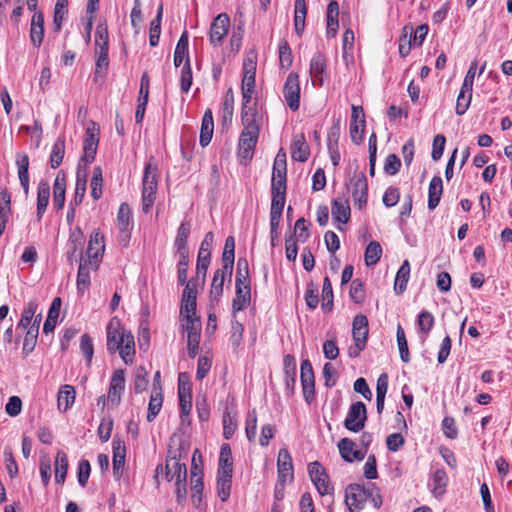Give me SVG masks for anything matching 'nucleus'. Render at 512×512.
Masks as SVG:
<instances>
[{
  "mask_svg": "<svg viewBox=\"0 0 512 512\" xmlns=\"http://www.w3.org/2000/svg\"><path fill=\"white\" fill-rule=\"evenodd\" d=\"M339 6L336 1H331L327 6V37L334 38L339 28Z\"/></svg>",
  "mask_w": 512,
  "mask_h": 512,
  "instance_id": "32",
  "label": "nucleus"
},
{
  "mask_svg": "<svg viewBox=\"0 0 512 512\" xmlns=\"http://www.w3.org/2000/svg\"><path fill=\"white\" fill-rule=\"evenodd\" d=\"M214 242V235L212 232H207L200 245L197 256L196 264V277L201 278L202 282L205 281L207 269L210 264L211 250Z\"/></svg>",
  "mask_w": 512,
  "mask_h": 512,
  "instance_id": "3",
  "label": "nucleus"
},
{
  "mask_svg": "<svg viewBox=\"0 0 512 512\" xmlns=\"http://www.w3.org/2000/svg\"><path fill=\"white\" fill-rule=\"evenodd\" d=\"M90 265L89 263L84 259L83 256H81L80 259V265L78 269V275H77V288L78 291L83 293L90 285Z\"/></svg>",
  "mask_w": 512,
  "mask_h": 512,
  "instance_id": "45",
  "label": "nucleus"
},
{
  "mask_svg": "<svg viewBox=\"0 0 512 512\" xmlns=\"http://www.w3.org/2000/svg\"><path fill=\"white\" fill-rule=\"evenodd\" d=\"M237 427L235 416L226 411L223 415V436L225 439H230L234 434Z\"/></svg>",
  "mask_w": 512,
  "mask_h": 512,
  "instance_id": "64",
  "label": "nucleus"
},
{
  "mask_svg": "<svg viewBox=\"0 0 512 512\" xmlns=\"http://www.w3.org/2000/svg\"><path fill=\"white\" fill-rule=\"evenodd\" d=\"M286 183L271 182V210L276 212H283L285 199H286Z\"/></svg>",
  "mask_w": 512,
  "mask_h": 512,
  "instance_id": "26",
  "label": "nucleus"
},
{
  "mask_svg": "<svg viewBox=\"0 0 512 512\" xmlns=\"http://www.w3.org/2000/svg\"><path fill=\"white\" fill-rule=\"evenodd\" d=\"M232 472L233 460L231 449L228 444H224L220 449L218 473L232 475Z\"/></svg>",
  "mask_w": 512,
  "mask_h": 512,
  "instance_id": "42",
  "label": "nucleus"
},
{
  "mask_svg": "<svg viewBox=\"0 0 512 512\" xmlns=\"http://www.w3.org/2000/svg\"><path fill=\"white\" fill-rule=\"evenodd\" d=\"M68 470V459L64 451L59 450L55 457V481L58 484L65 482L66 474Z\"/></svg>",
  "mask_w": 512,
  "mask_h": 512,
  "instance_id": "41",
  "label": "nucleus"
},
{
  "mask_svg": "<svg viewBox=\"0 0 512 512\" xmlns=\"http://www.w3.org/2000/svg\"><path fill=\"white\" fill-rule=\"evenodd\" d=\"M310 156V149L305 140L304 134L294 137L291 144V157L295 161L306 162Z\"/></svg>",
  "mask_w": 512,
  "mask_h": 512,
  "instance_id": "23",
  "label": "nucleus"
},
{
  "mask_svg": "<svg viewBox=\"0 0 512 512\" xmlns=\"http://www.w3.org/2000/svg\"><path fill=\"white\" fill-rule=\"evenodd\" d=\"M119 354L125 364H131L133 362V356L135 354V342L134 336L131 332H127L126 339L123 341V345L118 349Z\"/></svg>",
  "mask_w": 512,
  "mask_h": 512,
  "instance_id": "47",
  "label": "nucleus"
},
{
  "mask_svg": "<svg viewBox=\"0 0 512 512\" xmlns=\"http://www.w3.org/2000/svg\"><path fill=\"white\" fill-rule=\"evenodd\" d=\"M369 484H351L346 488L345 503L350 512H359L369 498Z\"/></svg>",
  "mask_w": 512,
  "mask_h": 512,
  "instance_id": "4",
  "label": "nucleus"
},
{
  "mask_svg": "<svg viewBox=\"0 0 512 512\" xmlns=\"http://www.w3.org/2000/svg\"><path fill=\"white\" fill-rule=\"evenodd\" d=\"M228 276V270L225 269H217L214 273L211 290H210V299L211 301L218 302L220 296L223 293V286L226 277Z\"/></svg>",
  "mask_w": 512,
  "mask_h": 512,
  "instance_id": "35",
  "label": "nucleus"
},
{
  "mask_svg": "<svg viewBox=\"0 0 512 512\" xmlns=\"http://www.w3.org/2000/svg\"><path fill=\"white\" fill-rule=\"evenodd\" d=\"M29 36L33 46L40 47L44 37V16L41 12L32 16Z\"/></svg>",
  "mask_w": 512,
  "mask_h": 512,
  "instance_id": "24",
  "label": "nucleus"
},
{
  "mask_svg": "<svg viewBox=\"0 0 512 512\" xmlns=\"http://www.w3.org/2000/svg\"><path fill=\"white\" fill-rule=\"evenodd\" d=\"M251 300V290L236 289L235 298L232 301V310L235 314L248 307Z\"/></svg>",
  "mask_w": 512,
  "mask_h": 512,
  "instance_id": "51",
  "label": "nucleus"
},
{
  "mask_svg": "<svg viewBox=\"0 0 512 512\" xmlns=\"http://www.w3.org/2000/svg\"><path fill=\"white\" fill-rule=\"evenodd\" d=\"M279 62L283 69H289L293 63L292 51L286 40L279 43Z\"/></svg>",
  "mask_w": 512,
  "mask_h": 512,
  "instance_id": "55",
  "label": "nucleus"
},
{
  "mask_svg": "<svg viewBox=\"0 0 512 512\" xmlns=\"http://www.w3.org/2000/svg\"><path fill=\"white\" fill-rule=\"evenodd\" d=\"M472 92L473 91H464V88L460 89L455 107V112L457 115H464L468 110L472 99Z\"/></svg>",
  "mask_w": 512,
  "mask_h": 512,
  "instance_id": "58",
  "label": "nucleus"
},
{
  "mask_svg": "<svg viewBox=\"0 0 512 512\" xmlns=\"http://www.w3.org/2000/svg\"><path fill=\"white\" fill-rule=\"evenodd\" d=\"M162 12H163V6L160 5V7L158 8L156 17L150 23L149 43L153 47L157 46L159 43L160 34H161Z\"/></svg>",
  "mask_w": 512,
  "mask_h": 512,
  "instance_id": "48",
  "label": "nucleus"
},
{
  "mask_svg": "<svg viewBox=\"0 0 512 512\" xmlns=\"http://www.w3.org/2000/svg\"><path fill=\"white\" fill-rule=\"evenodd\" d=\"M326 66V59L321 53L314 55L310 61V75L319 82V85L323 84L322 74L325 72Z\"/></svg>",
  "mask_w": 512,
  "mask_h": 512,
  "instance_id": "38",
  "label": "nucleus"
},
{
  "mask_svg": "<svg viewBox=\"0 0 512 512\" xmlns=\"http://www.w3.org/2000/svg\"><path fill=\"white\" fill-rule=\"evenodd\" d=\"M37 325H31L25 335L24 343H23V353L28 355L31 353L36 345L37 337H38Z\"/></svg>",
  "mask_w": 512,
  "mask_h": 512,
  "instance_id": "57",
  "label": "nucleus"
},
{
  "mask_svg": "<svg viewBox=\"0 0 512 512\" xmlns=\"http://www.w3.org/2000/svg\"><path fill=\"white\" fill-rule=\"evenodd\" d=\"M64 154H65V138L59 137L55 141V143L52 147L51 155H50V165L53 169L60 166V164L63 161Z\"/></svg>",
  "mask_w": 512,
  "mask_h": 512,
  "instance_id": "50",
  "label": "nucleus"
},
{
  "mask_svg": "<svg viewBox=\"0 0 512 512\" xmlns=\"http://www.w3.org/2000/svg\"><path fill=\"white\" fill-rule=\"evenodd\" d=\"M113 446V463L125 464L126 447L125 442L120 438H114Z\"/></svg>",
  "mask_w": 512,
  "mask_h": 512,
  "instance_id": "62",
  "label": "nucleus"
},
{
  "mask_svg": "<svg viewBox=\"0 0 512 512\" xmlns=\"http://www.w3.org/2000/svg\"><path fill=\"white\" fill-rule=\"evenodd\" d=\"M338 449L344 461L352 463L361 461L365 457V451L356 449V444L350 438H343L338 442Z\"/></svg>",
  "mask_w": 512,
  "mask_h": 512,
  "instance_id": "21",
  "label": "nucleus"
},
{
  "mask_svg": "<svg viewBox=\"0 0 512 512\" xmlns=\"http://www.w3.org/2000/svg\"><path fill=\"white\" fill-rule=\"evenodd\" d=\"M417 324L421 333L428 335L434 325V317L428 311H422L418 315Z\"/></svg>",
  "mask_w": 512,
  "mask_h": 512,
  "instance_id": "60",
  "label": "nucleus"
},
{
  "mask_svg": "<svg viewBox=\"0 0 512 512\" xmlns=\"http://www.w3.org/2000/svg\"><path fill=\"white\" fill-rule=\"evenodd\" d=\"M156 170V167H152L151 164H147L145 167L142 189V210L145 214L149 213L156 199Z\"/></svg>",
  "mask_w": 512,
  "mask_h": 512,
  "instance_id": "2",
  "label": "nucleus"
},
{
  "mask_svg": "<svg viewBox=\"0 0 512 512\" xmlns=\"http://www.w3.org/2000/svg\"><path fill=\"white\" fill-rule=\"evenodd\" d=\"M105 250L104 236L99 230L95 229L90 235L86 258H84L92 269H97L102 260Z\"/></svg>",
  "mask_w": 512,
  "mask_h": 512,
  "instance_id": "5",
  "label": "nucleus"
},
{
  "mask_svg": "<svg viewBox=\"0 0 512 512\" xmlns=\"http://www.w3.org/2000/svg\"><path fill=\"white\" fill-rule=\"evenodd\" d=\"M191 231L189 222H182L177 230L174 245L177 249L178 255L189 254L187 239Z\"/></svg>",
  "mask_w": 512,
  "mask_h": 512,
  "instance_id": "31",
  "label": "nucleus"
},
{
  "mask_svg": "<svg viewBox=\"0 0 512 512\" xmlns=\"http://www.w3.org/2000/svg\"><path fill=\"white\" fill-rule=\"evenodd\" d=\"M214 131V120L212 111L207 109L203 115L201 130H200V138L199 142L202 147H206L212 139Z\"/></svg>",
  "mask_w": 512,
  "mask_h": 512,
  "instance_id": "27",
  "label": "nucleus"
},
{
  "mask_svg": "<svg viewBox=\"0 0 512 512\" xmlns=\"http://www.w3.org/2000/svg\"><path fill=\"white\" fill-rule=\"evenodd\" d=\"M97 54L96 59V70L94 72V80L97 81L98 76L102 71H106L109 65L108 60V47L95 48Z\"/></svg>",
  "mask_w": 512,
  "mask_h": 512,
  "instance_id": "54",
  "label": "nucleus"
},
{
  "mask_svg": "<svg viewBox=\"0 0 512 512\" xmlns=\"http://www.w3.org/2000/svg\"><path fill=\"white\" fill-rule=\"evenodd\" d=\"M126 334L120 320L113 317L107 326V349L109 352L114 353L123 345L126 339Z\"/></svg>",
  "mask_w": 512,
  "mask_h": 512,
  "instance_id": "12",
  "label": "nucleus"
},
{
  "mask_svg": "<svg viewBox=\"0 0 512 512\" xmlns=\"http://www.w3.org/2000/svg\"><path fill=\"white\" fill-rule=\"evenodd\" d=\"M396 337L401 360L405 363H408L410 361L408 343L404 329L400 325L397 327Z\"/></svg>",
  "mask_w": 512,
  "mask_h": 512,
  "instance_id": "56",
  "label": "nucleus"
},
{
  "mask_svg": "<svg viewBox=\"0 0 512 512\" xmlns=\"http://www.w3.org/2000/svg\"><path fill=\"white\" fill-rule=\"evenodd\" d=\"M178 397L181 415H189L192 408L191 383L189 375L185 372L179 373L178 376Z\"/></svg>",
  "mask_w": 512,
  "mask_h": 512,
  "instance_id": "13",
  "label": "nucleus"
},
{
  "mask_svg": "<svg viewBox=\"0 0 512 512\" xmlns=\"http://www.w3.org/2000/svg\"><path fill=\"white\" fill-rule=\"evenodd\" d=\"M308 474L321 496L332 494L333 487L328 481L325 469L318 461L312 462L308 465Z\"/></svg>",
  "mask_w": 512,
  "mask_h": 512,
  "instance_id": "9",
  "label": "nucleus"
},
{
  "mask_svg": "<svg viewBox=\"0 0 512 512\" xmlns=\"http://www.w3.org/2000/svg\"><path fill=\"white\" fill-rule=\"evenodd\" d=\"M229 25L230 19L226 13L217 15L213 20L210 26L209 40L214 47L222 44L228 33Z\"/></svg>",
  "mask_w": 512,
  "mask_h": 512,
  "instance_id": "17",
  "label": "nucleus"
},
{
  "mask_svg": "<svg viewBox=\"0 0 512 512\" xmlns=\"http://www.w3.org/2000/svg\"><path fill=\"white\" fill-rule=\"evenodd\" d=\"M50 197V186L47 182L41 181L38 184L37 189V208L36 216L37 220L41 221L43 214L45 213Z\"/></svg>",
  "mask_w": 512,
  "mask_h": 512,
  "instance_id": "28",
  "label": "nucleus"
},
{
  "mask_svg": "<svg viewBox=\"0 0 512 512\" xmlns=\"http://www.w3.org/2000/svg\"><path fill=\"white\" fill-rule=\"evenodd\" d=\"M177 279L180 285H186L189 266V254L178 255Z\"/></svg>",
  "mask_w": 512,
  "mask_h": 512,
  "instance_id": "61",
  "label": "nucleus"
},
{
  "mask_svg": "<svg viewBox=\"0 0 512 512\" xmlns=\"http://www.w3.org/2000/svg\"><path fill=\"white\" fill-rule=\"evenodd\" d=\"M241 122L243 130L260 132L263 122V115L257 108V104L242 105Z\"/></svg>",
  "mask_w": 512,
  "mask_h": 512,
  "instance_id": "14",
  "label": "nucleus"
},
{
  "mask_svg": "<svg viewBox=\"0 0 512 512\" xmlns=\"http://www.w3.org/2000/svg\"><path fill=\"white\" fill-rule=\"evenodd\" d=\"M232 475L217 473V492L221 501L225 502L231 492Z\"/></svg>",
  "mask_w": 512,
  "mask_h": 512,
  "instance_id": "49",
  "label": "nucleus"
},
{
  "mask_svg": "<svg viewBox=\"0 0 512 512\" xmlns=\"http://www.w3.org/2000/svg\"><path fill=\"white\" fill-rule=\"evenodd\" d=\"M443 192V182L441 177L434 176L429 184L428 189V208L430 210L435 209L439 202Z\"/></svg>",
  "mask_w": 512,
  "mask_h": 512,
  "instance_id": "30",
  "label": "nucleus"
},
{
  "mask_svg": "<svg viewBox=\"0 0 512 512\" xmlns=\"http://www.w3.org/2000/svg\"><path fill=\"white\" fill-rule=\"evenodd\" d=\"M68 0H57L54 8V16H53V24L55 26V30L59 31L64 19V16L67 14Z\"/></svg>",
  "mask_w": 512,
  "mask_h": 512,
  "instance_id": "59",
  "label": "nucleus"
},
{
  "mask_svg": "<svg viewBox=\"0 0 512 512\" xmlns=\"http://www.w3.org/2000/svg\"><path fill=\"white\" fill-rule=\"evenodd\" d=\"M177 472V481L175 482L177 500L181 502L186 497V474L187 469L185 464H176L175 465Z\"/></svg>",
  "mask_w": 512,
  "mask_h": 512,
  "instance_id": "46",
  "label": "nucleus"
},
{
  "mask_svg": "<svg viewBox=\"0 0 512 512\" xmlns=\"http://www.w3.org/2000/svg\"><path fill=\"white\" fill-rule=\"evenodd\" d=\"M432 493L435 497H441L446 492L448 476L444 469H437L432 477Z\"/></svg>",
  "mask_w": 512,
  "mask_h": 512,
  "instance_id": "44",
  "label": "nucleus"
},
{
  "mask_svg": "<svg viewBox=\"0 0 512 512\" xmlns=\"http://www.w3.org/2000/svg\"><path fill=\"white\" fill-rule=\"evenodd\" d=\"M84 243V235L80 227H76L73 231H71L69 240H68V250H67V259L70 264L77 261L76 252L81 251Z\"/></svg>",
  "mask_w": 512,
  "mask_h": 512,
  "instance_id": "25",
  "label": "nucleus"
},
{
  "mask_svg": "<svg viewBox=\"0 0 512 512\" xmlns=\"http://www.w3.org/2000/svg\"><path fill=\"white\" fill-rule=\"evenodd\" d=\"M163 403V394L162 390L156 387L152 389L150 395V401L148 405V413H147V421H153L156 416L159 414Z\"/></svg>",
  "mask_w": 512,
  "mask_h": 512,
  "instance_id": "37",
  "label": "nucleus"
},
{
  "mask_svg": "<svg viewBox=\"0 0 512 512\" xmlns=\"http://www.w3.org/2000/svg\"><path fill=\"white\" fill-rule=\"evenodd\" d=\"M367 421V410L363 402L358 401L350 406L344 426L351 432H360Z\"/></svg>",
  "mask_w": 512,
  "mask_h": 512,
  "instance_id": "6",
  "label": "nucleus"
},
{
  "mask_svg": "<svg viewBox=\"0 0 512 512\" xmlns=\"http://www.w3.org/2000/svg\"><path fill=\"white\" fill-rule=\"evenodd\" d=\"M125 389V377L123 370H116L110 380L107 401L112 406H117L121 401V394Z\"/></svg>",
  "mask_w": 512,
  "mask_h": 512,
  "instance_id": "18",
  "label": "nucleus"
},
{
  "mask_svg": "<svg viewBox=\"0 0 512 512\" xmlns=\"http://www.w3.org/2000/svg\"><path fill=\"white\" fill-rule=\"evenodd\" d=\"M353 339L358 349H364L368 336V319L365 315H357L352 323Z\"/></svg>",
  "mask_w": 512,
  "mask_h": 512,
  "instance_id": "20",
  "label": "nucleus"
},
{
  "mask_svg": "<svg viewBox=\"0 0 512 512\" xmlns=\"http://www.w3.org/2000/svg\"><path fill=\"white\" fill-rule=\"evenodd\" d=\"M283 96L292 111H297L300 105V83L296 72L290 73L283 87Z\"/></svg>",
  "mask_w": 512,
  "mask_h": 512,
  "instance_id": "7",
  "label": "nucleus"
},
{
  "mask_svg": "<svg viewBox=\"0 0 512 512\" xmlns=\"http://www.w3.org/2000/svg\"><path fill=\"white\" fill-rule=\"evenodd\" d=\"M381 255H382L381 245L376 241L370 242L365 250V255H364L365 264L367 266L375 265L380 260Z\"/></svg>",
  "mask_w": 512,
  "mask_h": 512,
  "instance_id": "52",
  "label": "nucleus"
},
{
  "mask_svg": "<svg viewBox=\"0 0 512 512\" xmlns=\"http://www.w3.org/2000/svg\"><path fill=\"white\" fill-rule=\"evenodd\" d=\"M196 299V283L194 280H189L184 287L181 299L180 314L183 315L184 318H197Z\"/></svg>",
  "mask_w": 512,
  "mask_h": 512,
  "instance_id": "11",
  "label": "nucleus"
},
{
  "mask_svg": "<svg viewBox=\"0 0 512 512\" xmlns=\"http://www.w3.org/2000/svg\"><path fill=\"white\" fill-rule=\"evenodd\" d=\"M410 277V264L408 260H405L397 271L395 282H394V291L397 295H401L405 292L407 288V283Z\"/></svg>",
  "mask_w": 512,
  "mask_h": 512,
  "instance_id": "34",
  "label": "nucleus"
},
{
  "mask_svg": "<svg viewBox=\"0 0 512 512\" xmlns=\"http://www.w3.org/2000/svg\"><path fill=\"white\" fill-rule=\"evenodd\" d=\"M117 226L120 232L121 241L127 245L129 230L131 227V209L127 203H122L117 214Z\"/></svg>",
  "mask_w": 512,
  "mask_h": 512,
  "instance_id": "22",
  "label": "nucleus"
},
{
  "mask_svg": "<svg viewBox=\"0 0 512 512\" xmlns=\"http://www.w3.org/2000/svg\"><path fill=\"white\" fill-rule=\"evenodd\" d=\"M350 186L355 206L362 209L368 199V184L364 173H354L350 179Z\"/></svg>",
  "mask_w": 512,
  "mask_h": 512,
  "instance_id": "10",
  "label": "nucleus"
},
{
  "mask_svg": "<svg viewBox=\"0 0 512 512\" xmlns=\"http://www.w3.org/2000/svg\"><path fill=\"white\" fill-rule=\"evenodd\" d=\"M259 133L260 132L242 130L238 143L240 157L247 160L252 158L258 142Z\"/></svg>",
  "mask_w": 512,
  "mask_h": 512,
  "instance_id": "19",
  "label": "nucleus"
},
{
  "mask_svg": "<svg viewBox=\"0 0 512 512\" xmlns=\"http://www.w3.org/2000/svg\"><path fill=\"white\" fill-rule=\"evenodd\" d=\"M277 472L278 484H281V486H285L287 482H291L294 478L292 458L286 448H281L278 452Z\"/></svg>",
  "mask_w": 512,
  "mask_h": 512,
  "instance_id": "16",
  "label": "nucleus"
},
{
  "mask_svg": "<svg viewBox=\"0 0 512 512\" xmlns=\"http://www.w3.org/2000/svg\"><path fill=\"white\" fill-rule=\"evenodd\" d=\"M76 392L73 386L64 385L58 392L57 404L59 410L66 412L74 403Z\"/></svg>",
  "mask_w": 512,
  "mask_h": 512,
  "instance_id": "36",
  "label": "nucleus"
},
{
  "mask_svg": "<svg viewBox=\"0 0 512 512\" xmlns=\"http://www.w3.org/2000/svg\"><path fill=\"white\" fill-rule=\"evenodd\" d=\"M183 324L187 332V350L190 358H194L197 354L200 338H201V321L200 318H184Z\"/></svg>",
  "mask_w": 512,
  "mask_h": 512,
  "instance_id": "8",
  "label": "nucleus"
},
{
  "mask_svg": "<svg viewBox=\"0 0 512 512\" xmlns=\"http://www.w3.org/2000/svg\"><path fill=\"white\" fill-rule=\"evenodd\" d=\"M332 217L335 221L346 224L350 217V207L348 201L338 198L332 204Z\"/></svg>",
  "mask_w": 512,
  "mask_h": 512,
  "instance_id": "33",
  "label": "nucleus"
},
{
  "mask_svg": "<svg viewBox=\"0 0 512 512\" xmlns=\"http://www.w3.org/2000/svg\"><path fill=\"white\" fill-rule=\"evenodd\" d=\"M333 309V289L329 277H325L322 287V310L326 313Z\"/></svg>",
  "mask_w": 512,
  "mask_h": 512,
  "instance_id": "53",
  "label": "nucleus"
},
{
  "mask_svg": "<svg viewBox=\"0 0 512 512\" xmlns=\"http://www.w3.org/2000/svg\"><path fill=\"white\" fill-rule=\"evenodd\" d=\"M99 143V127L95 122H91L86 128L85 139L83 142V156L80 159V163L76 172V185L75 194L73 200L70 202V206H78L82 203L86 192L87 184V169L82 168L81 163H85V166L94 161L97 148Z\"/></svg>",
  "mask_w": 512,
  "mask_h": 512,
  "instance_id": "1",
  "label": "nucleus"
},
{
  "mask_svg": "<svg viewBox=\"0 0 512 512\" xmlns=\"http://www.w3.org/2000/svg\"><path fill=\"white\" fill-rule=\"evenodd\" d=\"M307 8L305 0H295L294 27L297 35H301L305 28Z\"/></svg>",
  "mask_w": 512,
  "mask_h": 512,
  "instance_id": "43",
  "label": "nucleus"
},
{
  "mask_svg": "<svg viewBox=\"0 0 512 512\" xmlns=\"http://www.w3.org/2000/svg\"><path fill=\"white\" fill-rule=\"evenodd\" d=\"M300 379L303 390V397L305 401L310 404L315 396V381L312 364L308 359L303 360L301 363Z\"/></svg>",
  "mask_w": 512,
  "mask_h": 512,
  "instance_id": "15",
  "label": "nucleus"
},
{
  "mask_svg": "<svg viewBox=\"0 0 512 512\" xmlns=\"http://www.w3.org/2000/svg\"><path fill=\"white\" fill-rule=\"evenodd\" d=\"M18 167V177L21 183V186L24 190V193L27 195L29 192V158L26 154L18 156L16 161Z\"/></svg>",
  "mask_w": 512,
  "mask_h": 512,
  "instance_id": "40",
  "label": "nucleus"
},
{
  "mask_svg": "<svg viewBox=\"0 0 512 512\" xmlns=\"http://www.w3.org/2000/svg\"><path fill=\"white\" fill-rule=\"evenodd\" d=\"M189 59L188 56V33L184 31L180 36L175 51H174V65L180 66L184 60L185 62Z\"/></svg>",
  "mask_w": 512,
  "mask_h": 512,
  "instance_id": "39",
  "label": "nucleus"
},
{
  "mask_svg": "<svg viewBox=\"0 0 512 512\" xmlns=\"http://www.w3.org/2000/svg\"><path fill=\"white\" fill-rule=\"evenodd\" d=\"M36 310L37 304L34 301H30L22 313L18 327L28 329L32 325L31 321L36 313Z\"/></svg>",
  "mask_w": 512,
  "mask_h": 512,
  "instance_id": "63",
  "label": "nucleus"
},
{
  "mask_svg": "<svg viewBox=\"0 0 512 512\" xmlns=\"http://www.w3.org/2000/svg\"><path fill=\"white\" fill-rule=\"evenodd\" d=\"M66 180L65 175L59 172L53 184V205L58 210L64 207L65 203Z\"/></svg>",
  "mask_w": 512,
  "mask_h": 512,
  "instance_id": "29",
  "label": "nucleus"
}]
</instances>
